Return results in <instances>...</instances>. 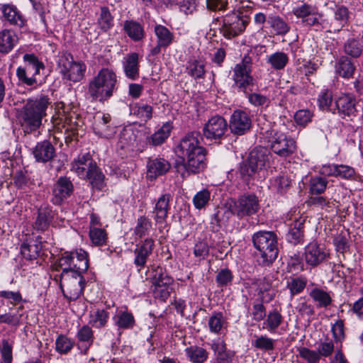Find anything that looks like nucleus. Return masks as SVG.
<instances>
[{
    "instance_id": "393cba45",
    "label": "nucleus",
    "mask_w": 363,
    "mask_h": 363,
    "mask_svg": "<svg viewBox=\"0 0 363 363\" xmlns=\"http://www.w3.org/2000/svg\"><path fill=\"white\" fill-rule=\"evenodd\" d=\"M169 163L162 158L150 160L147 163V176L151 179L164 174L169 169Z\"/></svg>"
},
{
    "instance_id": "f704fd0d",
    "label": "nucleus",
    "mask_w": 363,
    "mask_h": 363,
    "mask_svg": "<svg viewBox=\"0 0 363 363\" xmlns=\"http://www.w3.org/2000/svg\"><path fill=\"white\" fill-rule=\"evenodd\" d=\"M309 296L317 303V306L320 308H326L332 303V298L330 294L319 288L312 289L309 293Z\"/></svg>"
},
{
    "instance_id": "58836bf2",
    "label": "nucleus",
    "mask_w": 363,
    "mask_h": 363,
    "mask_svg": "<svg viewBox=\"0 0 363 363\" xmlns=\"http://www.w3.org/2000/svg\"><path fill=\"white\" fill-rule=\"evenodd\" d=\"M152 273L150 279L153 286L171 285L173 282V279L162 267H156Z\"/></svg>"
},
{
    "instance_id": "39448f33",
    "label": "nucleus",
    "mask_w": 363,
    "mask_h": 363,
    "mask_svg": "<svg viewBox=\"0 0 363 363\" xmlns=\"http://www.w3.org/2000/svg\"><path fill=\"white\" fill-rule=\"evenodd\" d=\"M57 68L63 79L79 82L84 77L86 65L81 61H75L70 54H63L59 58Z\"/></svg>"
},
{
    "instance_id": "1a4fd4ad",
    "label": "nucleus",
    "mask_w": 363,
    "mask_h": 363,
    "mask_svg": "<svg viewBox=\"0 0 363 363\" xmlns=\"http://www.w3.org/2000/svg\"><path fill=\"white\" fill-rule=\"evenodd\" d=\"M23 60L28 64L23 67L17 68L16 76L21 84L33 86L37 83L35 76L39 74L40 69H43L44 65L34 55L26 54Z\"/></svg>"
},
{
    "instance_id": "f3484780",
    "label": "nucleus",
    "mask_w": 363,
    "mask_h": 363,
    "mask_svg": "<svg viewBox=\"0 0 363 363\" xmlns=\"http://www.w3.org/2000/svg\"><path fill=\"white\" fill-rule=\"evenodd\" d=\"M328 256V252L317 242H311L305 248V260L311 266L318 265L325 261Z\"/></svg>"
},
{
    "instance_id": "e433bc0d",
    "label": "nucleus",
    "mask_w": 363,
    "mask_h": 363,
    "mask_svg": "<svg viewBox=\"0 0 363 363\" xmlns=\"http://www.w3.org/2000/svg\"><path fill=\"white\" fill-rule=\"evenodd\" d=\"M108 319V313L104 309H96L90 312L89 325L96 328L106 325Z\"/></svg>"
},
{
    "instance_id": "864d4df0",
    "label": "nucleus",
    "mask_w": 363,
    "mask_h": 363,
    "mask_svg": "<svg viewBox=\"0 0 363 363\" xmlns=\"http://www.w3.org/2000/svg\"><path fill=\"white\" fill-rule=\"evenodd\" d=\"M211 193L208 189H203L197 192L193 198V203L196 208L201 209L209 202Z\"/></svg>"
},
{
    "instance_id": "bb28decb",
    "label": "nucleus",
    "mask_w": 363,
    "mask_h": 363,
    "mask_svg": "<svg viewBox=\"0 0 363 363\" xmlns=\"http://www.w3.org/2000/svg\"><path fill=\"white\" fill-rule=\"evenodd\" d=\"M124 72L127 77L135 79L139 76L138 55L133 52L126 56L123 62Z\"/></svg>"
},
{
    "instance_id": "72a5a7b5",
    "label": "nucleus",
    "mask_w": 363,
    "mask_h": 363,
    "mask_svg": "<svg viewBox=\"0 0 363 363\" xmlns=\"http://www.w3.org/2000/svg\"><path fill=\"white\" fill-rule=\"evenodd\" d=\"M335 69L340 76L344 78H350L352 77L355 67L348 57L342 56L337 62Z\"/></svg>"
},
{
    "instance_id": "cd10ccee",
    "label": "nucleus",
    "mask_w": 363,
    "mask_h": 363,
    "mask_svg": "<svg viewBox=\"0 0 363 363\" xmlns=\"http://www.w3.org/2000/svg\"><path fill=\"white\" fill-rule=\"evenodd\" d=\"M18 36L11 30L4 29L0 31V52H10L18 42Z\"/></svg>"
},
{
    "instance_id": "6e6d98bb",
    "label": "nucleus",
    "mask_w": 363,
    "mask_h": 363,
    "mask_svg": "<svg viewBox=\"0 0 363 363\" xmlns=\"http://www.w3.org/2000/svg\"><path fill=\"white\" fill-rule=\"evenodd\" d=\"M306 280L302 277L291 278L287 282V288L292 296L300 294L306 286Z\"/></svg>"
},
{
    "instance_id": "e2e57ef3",
    "label": "nucleus",
    "mask_w": 363,
    "mask_h": 363,
    "mask_svg": "<svg viewBox=\"0 0 363 363\" xmlns=\"http://www.w3.org/2000/svg\"><path fill=\"white\" fill-rule=\"evenodd\" d=\"M89 236L95 245H102L106 240V233L104 230L96 227H91Z\"/></svg>"
},
{
    "instance_id": "412c9836",
    "label": "nucleus",
    "mask_w": 363,
    "mask_h": 363,
    "mask_svg": "<svg viewBox=\"0 0 363 363\" xmlns=\"http://www.w3.org/2000/svg\"><path fill=\"white\" fill-rule=\"evenodd\" d=\"M155 244L154 240L147 238L135 250V258L134 263L140 267H143L147 257L152 254Z\"/></svg>"
},
{
    "instance_id": "37998d69",
    "label": "nucleus",
    "mask_w": 363,
    "mask_h": 363,
    "mask_svg": "<svg viewBox=\"0 0 363 363\" xmlns=\"http://www.w3.org/2000/svg\"><path fill=\"white\" fill-rule=\"evenodd\" d=\"M77 337L79 342L85 344V348L83 352L84 354H86L94 339L92 329L89 325H83L79 329L77 333Z\"/></svg>"
},
{
    "instance_id": "6e6552de",
    "label": "nucleus",
    "mask_w": 363,
    "mask_h": 363,
    "mask_svg": "<svg viewBox=\"0 0 363 363\" xmlns=\"http://www.w3.org/2000/svg\"><path fill=\"white\" fill-rule=\"evenodd\" d=\"M250 22V17L242 12H232L225 15L223 19L221 31L228 39L240 35Z\"/></svg>"
},
{
    "instance_id": "a878e982",
    "label": "nucleus",
    "mask_w": 363,
    "mask_h": 363,
    "mask_svg": "<svg viewBox=\"0 0 363 363\" xmlns=\"http://www.w3.org/2000/svg\"><path fill=\"white\" fill-rule=\"evenodd\" d=\"M96 163L93 162L89 154L79 155L72 164V169L80 177H85L89 169H91Z\"/></svg>"
},
{
    "instance_id": "69168bd1",
    "label": "nucleus",
    "mask_w": 363,
    "mask_h": 363,
    "mask_svg": "<svg viewBox=\"0 0 363 363\" xmlns=\"http://www.w3.org/2000/svg\"><path fill=\"white\" fill-rule=\"evenodd\" d=\"M0 297L9 301V303L16 306L22 301V296L19 291H1Z\"/></svg>"
},
{
    "instance_id": "a211bd4d",
    "label": "nucleus",
    "mask_w": 363,
    "mask_h": 363,
    "mask_svg": "<svg viewBox=\"0 0 363 363\" xmlns=\"http://www.w3.org/2000/svg\"><path fill=\"white\" fill-rule=\"evenodd\" d=\"M73 191V185L69 179L60 177L55 183L52 190V201L54 204L60 205L65 199L70 196Z\"/></svg>"
},
{
    "instance_id": "3c124183",
    "label": "nucleus",
    "mask_w": 363,
    "mask_h": 363,
    "mask_svg": "<svg viewBox=\"0 0 363 363\" xmlns=\"http://www.w3.org/2000/svg\"><path fill=\"white\" fill-rule=\"evenodd\" d=\"M362 44L354 39L348 40L344 45L345 52L354 58L359 57L362 55Z\"/></svg>"
},
{
    "instance_id": "5fc2aeb1",
    "label": "nucleus",
    "mask_w": 363,
    "mask_h": 363,
    "mask_svg": "<svg viewBox=\"0 0 363 363\" xmlns=\"http://www.w3.org/2000/svg\"><path fill=\"white\" fill-rule=\"evenodd\" d=\"M302 228L303 222L296 220L294 228H291L287 234V239L290 242L296 244L301 240L303 238Z\"/></svg>"
},
{
    "instance_id": "7ed1b4c3",
    "label": "nucleus",
    "mask_w": 363,
    "mask_h": 363,
    "mask_svg": "<svg viewBox=\"0 0 363 363\" xmlns=\"http://www.w3.org/2000/svg\"><path fill=\"white\" fill-rule=\"evenodd\" d=\"M117 76L108 68L101 69L89 82L88 94L93 101L104 102L116 90Z\"/></svg>"
},
{
    "instance_id": "338daca9",
    "label": "nucleus",
    "mask_w": 363,
    "mask_h": 363,
    "mask_svg": "<svg viewBox=\"0 0 363 363\" xmlns=\"http://www.w3.org/2000/svg\"><path fill=\"white\" fill-rule=\"evenodd\" d=\"M274 340L266 336H260L255 340L254 346L261 350H272L274 349Z\"/></svg>"
},
{
    "instance_id": "ddd939ff",
    "label": "nucleus",
    "mask_w": 363,
    "mask_h": 363,
    "mask_svg": "<svg viewBox=\"0 0 363 363\" xmlns=\"http://www.w3.org/2000/svg\"><path fill=\"white\" fill-rule=\"evenodd\" d=\"M233 80L236 86L242 90L253 84V78L250 75L251 65L250 59L245 57L242 61L235 66Z\"/></svg>"
},
{
    "instance_id": "a18cd8bd",
    "label": "nucleus",
    "mask_w": 363,
    "mask_h": 363,
    "mask_svg": "<svg viewBox=\"0 0 363 363\" xmlns=\"http://www.w3.org/2000/svg\"><path fill=\"white\" fill-rule=\"evenodd\" d=\"M349 18V12L346 7L339 6L335 11L334 21L331 23V26L334 30H340L345 24H347Z\"/></svg>"
},
{
    "instance_id": "bf43d9fd",
    "label": "nucleus",
    "mask_w": 363,
    "mask_h": 363,
    "mask_svg": "<svg viewBox=\"0 0 363 363\" xmlns=\"http://www.w3.org/2000/svg\"><path fill=\"white\" fill-rule=\"evenodd\" d=\"M291 185V179L286 175H279L271 181V187L278 192H284Z\"/></svg>"
},
{
    "instance_id": "2eb2a0df",
    "label": "nucleus",
    "mask_w": 363,
    "mask_h": 363,
    "mask_svg": "<svg viewBox=\"0 0 363 363\" xmlns=\"http://www.w3.org/2000/svg\"><path fill=\"white\" fill-rule=\"evenodd\" d=\"M251 125L252 120L249 114L244 111L236 110L231 116L229 127L232 133L242 135L250 129Z\"/></svg>"
},
{
    "instance_id": "9d476101",
    "label": "nucleus",
    "mask_w": 363,
    "mask_h": 363,
    "mask_svg": "<svg viewBox=\"0 0 363 363\" xmlns=\"http://www.w3.org/2000/svg\"><path fill=\"white\" fill-rule=\"evenodd\" d=\"M259 208V201L255 195H244L230 206L231 212L240 218L256 213Z\"/></svg>"
},
{
    "instance_id": "9b49d317",
    "label": "nucleus",
    "mask_w": 363,
    "mask_h": 363,
    "mask_svg": "<svg viewBox=\"0 0 363 363\" xmlns=\"http://www.w3.org/2000/svg\"><path fill=\"white\" fill-rule=\"evenodd\" d=\"M271 149L279 156L288 157L296 149L295 141L284 133L275 132L271 139Z\"/></svg>"
},
{
    "instance_id": "052dcab7",
    "label": "nucleus",
    "mask_w": 363,
    "mask_h": 363,
    "mask_svg": "<svg viewBox=\"0 0 363 363\" xmlns=\"http://www.w3.org/2000/svg\"><path fill=\"white\" fill-rule=\"evenodd\" d=\"M152 227V223L148 218L145 216L140 217L135 227V233L136 235L142 238L147 235Z\"/></svg>"
},
{
    "instance_id": "aec40b11",
    "label": "nucleus",
    "mask_w": 363,
    "mask_h": 363,
    "mask_svg": "<svg viewBox=\"0 0 363 363\" xmlns=\"http://www.w3.org/2000/svg\"><path fill=\"white\" fill-rule=\"evenodd\" d=\"M335 106L338 113L342 117H348L352 120L355 116L356 108L354 99L350 95H342L335 101Z\"/></svg>"
},
{
    "instance_id": "49530a36",
    "label": "nucleus",
    "mask_w": 363,
    "mask_h": 363,
    "mask_svg": "<svg viewBox=\"0 0 363 363\" xmlns=\"http://www.w3.org/2000/svg\"><path fill=\"white\" fill-rule=\"evenodd\" d=\"M267 23L270 25L277 35H284L289 30V25L279 16H269L267 18Z\"/></svg>"
},
{
    "instance_id": "79ce46f5",
    "label": "nucleus",
    "mask_w": 363,
    "mask_h": 363,
    "mask_svg": "<svg viewBox=\"0 0 363 363\" xmlns=\"http://www.w3.org/2000/svg\"><path fill=\"white\" fill-rule=\"evenodd\" d=\"M124 30L127 35L133 40H140L144 35L141 25L135 21H127L124 23Z\"/></svg>"
},
{
    "instance_id": "7c9ffc66",
    "label": "nucleus",
    "mask_w": 363,
    "mask_h": 363,
    "mask_svg": "<svg viewBox=\"0 0 363 363\" xmlns=\"http://www.w3.org/2000/svg\"><path fill=\"white\" fill-rule=\"evenodd\" d=\"M172 128V123L167 122L164 123L154 134L147 138V142L153 146L162 144L169 136Z\"/></svg>"
},
{
    "instance_id": "de8ad7c7",
    "label": "nucleus",
    "mask_w": 363,
    "mask_h": 363,
    "mask_svg": "<svg viewBox=\"0 0 363 363\" xmlns=\"http://www.w3.org/2000/svg\"><path fill=\"white\" fill-rule=\"evenodd\" d=\"M211 348L220 363H227L229 361L230 356L226 351L225 344L223 340L213 342Z\"/></svg>"
},
{
    "instance_id": "4d7b16f0",
    "label": "nucleus",
    "mask_w": 363,
    "mask_h": 363,
    "mask_svg": "<svg viewBox=\"0 0 363 363\" xmlns=\"http://www.w3.org/2000/svg\"><path fill=\"white\" fill-rule=\"evenodd\" d=\"M224 323L225 320L220 313H217L211 315L208 323L210 331L213 333H220Z\"/></svg>"
},
{
    "instance_id": "f8f14e48",
    "label": "nucleus",
    "mask_w": 363,
    "mask_h": 363,
    "mask_svg": "<svg viewBox=\"0 0 363 363\" xmlns=\"http://www.w3.org/2000/svg\"><path fill=\"white\" fill-rule=\"evenodd\" d=\"M228 129L225 119L220 116L211 118L205 124L203 129V136L210 140L222 138Z\"/></svg>"
},
{
    "instance_id": "c756f323",
    "label": "nucleus",
    "mask_w": 363,
    "mask_h": 363,
    "mask_svg": "<svg viewBox=\"0 0 363 363\" xmlns=\"http://www.w3.org/2000/svg\"><path fill=\"white\" fill-rule=\"evenodd\" d=\"M53 218L52 210L48 207L40 208L34 223L33 228L37 230L44 231L50 225Z\"/></svg>"
},
{
    "instance_id": "603ef678",
    "label": "nucleus",
    "mask_w": 363,
    "mask_h": 363,
    "mask_svg": "<svg viewBox=\"0 0 363 363\" xmlns=\"http://www.w3.org/2000/svg\"><path fill=\"white\" fill-rule=\"evenodd\" d=\"M97 23L99 28L105 32L108 30L113 26V18L107 8H101Z\"/></svg>"
},
{
    "instance_id": "774afa93",
    "label": "nucleus",
    "mask_w": 363,
    "mask_h": 363,
    "mask_svg": "<svg viewBox=\"0 0 363 363\" xmlns=\"http://www.w3.org/2000/svg\"><path fill=\"white\" fill-rule=\"evenodd\" d=\"M313 113L310 111L303 109L296 113L294 119L298 124L305 126L311 121Z\"/></svg>"
},
{
    "instance_id": "20e7f679",
    "label": "nucleus",
    "mask_w": 363,
    "mask_h": 363,
    "mask_svg": "<svg viewBox=\"0 0 363 363\" xmlns=\"http://www.w3.org/2000/svg\"><path fill=\"white\" fill-rule=\"evenodd\" d=\"M252 242L259 252L264 264L272 263L277 257V237L272 231H259L252 235Z\"/></svg>"
},
{
    "instance_id": "0eeeda50",
    "label": "nucleus",
    "mask_w": 363,
    "mask_h": 363,
    "mask_svg": "<svg viewBox=\"0 0 363 363\" xmlns=\"http://www.w3.org/2000/svg\"><path fill=\"white\" fill-rule=\"evenodd\" d=\"M84 280L76 272L64 269L60 275V288L64 296L69 300H76L82 294Z\"/></svg>"
},
{
    "instance_id": "4c0bfd02",
    "label": "nucleus",
    "mask_w": 363,
    "mask_h": 363,
    "mask_svg": "<svg viewBox=\"0 0 363 363\" xmlns=\"http://www.w3.org/2000/svg\"><path fill=\"white\" fill-rule=\"evenodd\" d=\"M86 177L93 188L101 190L104 187V175L96 164L91 169H88Z\"/></svg>"
},
{
    "instance_id": "2f4dec72",
    "label": "nucleus",
    "mask_w": 363,
    "mask_h": 363,
    "mask_svg": "<svg viewBox=\"0 0 363 363\" xmlns=\"http://www.w3.org/2000/svg\"><path fill=\"white\" fill-rule=\"evenodd\" d=\"M2 13L4 18L11 24L21 27L24 25V18L16 7L11 5H4L2 7Z\"/></svg>"
},
{
    "instance_id": "c85d7f7f",
    "label": "nucleus",
    "mask_w": 363,
    "mask_h": 363,
    "mask_svg": "<svg viewBox=\"0 0 363 363\" xmlns=\"http://www.w3.org/2000/svg\"><path fill=\"white\" fill-rule=\"evenodd\" d=\"M88 267L87 253L82 249L73 252L71 271L81 274L82 272H86Z\"/></svg>"
},
{
    "instance_id": "473e14b6",
    "label": "nucleus",
    "mask_w": 363,
    "mask_h": 363,
    "mask_svg": "<svg viewBox=\"0 0 363 363\" xmlns=\"http://www.w3.org/2000/svg\"><path fill=\"white\" fill-rule=\"evenodd\" d=\"M187 358L193 363H203L208 358V353L203 347L199 346H190L185 349Z\"/></svg>"
},
{
    "instance_id": "a19ab883",
    "label": "nucleus",
    "mask_w": 363,
    "mask_h": 363,
    "mask_svg": "<svg viewBox=\"0 0 363 363\" xmlns=\"http://www.w3.org/2000/svg\"><path fill=\"white\" fill-rule=\"evenodd\" d=\"M288 62V55L283 52H274L267 57V62L270 65L272 68L277 70L283 69Z\"/></svg>"
},
{
    "instance_id": "5701e85b",
    "label": "nucleus",
    "mask_w": 363,
    "mask_h": 363,
    "mask_svg": "<svg viewBox=\"0 0 363 363\" xmlns=\"http://www.w3.org/2000/svg\"><path fill=\"white\" fill-rule=\"evenodd\" d=\"M171 198L169 194H165L158 199L153 211V213L155 214L154 218L156 222L162 223L164 221L169 209V203Z\"/></svg>"
},
{
    "instance_id": "09e8293b",
    "label": "nucleus",
    "mask_w": 363,
    "mask_h": 363,
    "mask_svg": "<svg viewBox=\"0 0 363 363\" xmlns=\"http://www.w3.org/2000/svg\"><path fill=\"white\" fill-rule=\"evenodd\" d=\"M115 323L118 328L128 329L133 326L135 320L131 313L125 311H120L115 316Z\"/></svg>"
},
{
    "instance_id": "c9c22d12",
    "label": "nucleus",
    "mask_w": 363,
    "mask_h": 363,
    "mask_svg": "<svg viewBox=\"0 0 363 363\" xmlns=\"http://www.w3.org/2000/svg\"><path fill=\"white\" fill-rule=\"evenodd\" d=\"M130 112L141 121L147 122L152 116V107L148 104L138 103L131 107Z\"/></svg>"
},
{
    "instance_id": "680f3d73",
    "label": "nucleus",
    "mask_w": 363,
    "mask_h": 363,
    "mask_svg": "<svg viewBox=\"0 0 363 363\" xmlns=\"http://www.w3.org/2000/svg\"><path fill=\"white\" fill-rule=\"evenodd\" d=\"M298 351L299 356L307 363H319L320 357L318 351L311 350L307 347H300Z\"/></svg>"
},
{
    "instance_id": "dca6fc26",
    "label": "nucleus",
    "mask_w": 363,
    "mask_h": 363,
    "mask_svg": "<svg viewBox=\"0 0 363 363\" xmlns=\"http://www.w3.org/2000/svg\"><path fill=\"white\" fill-rule=\"evenodd\" d=\"M293 13L298 18H301L303 23L308 26H319V18L318 9L315 6L303 4L293 9Z\"/></svg>"
},
{
    "instance_id": "4be33fe9",
    "label": "nucleus",
    "mask_w": 363,
    "mask_h": 363,
    "mask_svg": "<svg viewBox=\"0 0 363 363\" xmlns=\"http://www.w3.org/2000/svg\"><path fill=\"white\" fill-rule=\"evenodd\" d=\"M33 153L38 162H47L55 156V148L49 141L44 140L36 145Z\"/></svg>"
},
{
    "instance_id": "ea45409f",
    "label": "nucleus",
    "mask_w": 363,
    "mask_h": 363,
    "mask_svg": "<svg viewBox=\"0 0 363 363\" xmlns=\"http://www.w3.org/2000/svg\"><path fill=\"white\" fill-rule=\"evenodd\" d=\"M155 33L157 38L159 46L168 47L173 41L174 35L168 28L162 25H157L155 27Z\"/></svg>"
},
{
    "instance_id": "13d9d810",
    "label": "nucleus",
    "mask_w": 363,
    "mask_h": 363,
    "mask_svg": "<svg viewBox=\"0 0 363 363\" xmlns=\"http://www.w3.org/2000/svg\"><path fill=\"white\" fill-rule=\"evenodd\" d=\"M74 346V342L65 335H60L55 341V349L60 354H67Z\"/></svg>"
},
{
    "instance_id": "6ab92c4d",
    "label": "nucleus",
    "mask_w": 363,
    "mask_h": 363,
    "mask_svg": "<svg viewBox=\"0 0 363 363\" xmlns=\"http://www.w3.org/2000/svg\"><path fill=\"white\" fill-rule=\"evenodd\" d=\"M111 116L103 114L97 117L94 124V131L101 138L109 139L116 133V128L111 125Z\"/></svg>"
},
{
    "instance_id": "b1692460",
    "label": "nucleus",
    "mask_w": 363,
    "mask_h": 363,
    "mask_svg": "<svg viewBox=\"0 0 363 363\" xmlns=\"http://www.w3.org/2000/svg\"><path fill=\"white\" fill-rule=\"evenodd\" d=\"M41 250L40 242L33 239H27L21 245V252L25 259L32 260L40 255Z\"/></svg>"
},
{
    "instance_id": "c03bdc74",
    "label": "nucleus",
    "mask_w": 363,
    "mask_h": 363,
    "mask_svg": "<svg viewBox=\"0 0 363 363\" xmlns=\"http://www.w3.org/2000/svg\"><path fill=\"white\" fill-rule=\"evenodd\" d=\"M282 321L283 317L280 313L275 310L270 311L263 323V328L273 333L279 328Z\"/></svg>"
},
{
    "instance_id": "f257e3e1",
    "label": "nucleus",
    "mask_w": 363,
    "mask_h": 363,
    "mask_svg": "<svg viewBox=\"0 0 363 363\" xmlns=\"http://www.w3.org/2000/svg\"><path fill=\"white\" fill-rule=\"evenodd\" d=\"M201 140L200 133L193 131L187 133L178 145V152L188 172L197 173L206 167V150L200 145Z\"/></svg>"
},
{
    "instance_id": "4468645a",
    "label": "nucleus",
    "mask_w": 363,
    "mask_h": 363,
    "mask_svg": "<svg viewBox=\"0 0 363 363\" xmlns=\"http://www.w3.org/2000/svg\"><path fill=\"white\" fill-rule=\"evenodd\" d=\"M279 281L274 279L272 276H267L259 279L254 282L256 290L262 301L269 302L276 296V287Z\"/></svg>"
},
{
    "instance_id": "423d86ee",
    "label": "nucleus",
    "mask_w": 363,
    "mask_h": 363,
    "mask_svg": "<svg viewBox=\"0 0 363 363\" xmlns=\"http://www.w3.org/2000/svg\"><path fill=\"white\" fill-rule=\"evenodd\" d=\"M269 155L267 150L262 147L255 148L249 155L247 160L240 166V173L243 179H248L255 174L263 170L267 164Z\"/></svg>"
},
{
    "instance_id": "f03ea898",
    "label": "nucleus",
    "mask_w": 363,
    "mask_h": 363,
    "mask_svg": "<svg viewBox=\"0 0 363 363\" xmlns=\"http://www.w3.org/2000/svg\"><path fill=\"white\" fill-rule=\"evenodd\" d=\"M49 104L50 99L45 95L27 99L18 116L24 132L30 133L40 128Z\"/></svg>"
},
{
    "instance_id": "8fccbe9b",
    "label": "nucleus",
    "mask_w": 363,
    "mask_h": 363,
    "mask_svg": "<svg viewBox=\"0 0 363 363\" xmlns=\"http://www.w3.org/2000/svg\"><path fill=\"white\" fill-rule=\"evenodd\" d=\"M328 180L320 177H314L310 179V193L311 194L319 195L323 194L327 187Z\"/></svg>"
},
{
    "instance_id": "0e129e2a",
    "label": "nucleus",
    "mask_w": 363,
    "mask_h": 363,
    "mask_svg": "<svg viewBox=\"0 0 363 363\" xmlns=\"http://www.w3.org/2000/svg\"><path fill=\"white\" fill-rule=\"evenodd\" d=\"M189 73L194 78H201L205 74L203 63L194 60L189 63L188 67Z\"/></svg>"
}]
</instances>
